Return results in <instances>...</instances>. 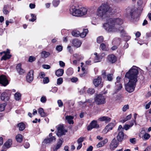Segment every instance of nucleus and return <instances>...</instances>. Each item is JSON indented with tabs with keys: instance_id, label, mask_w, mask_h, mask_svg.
<instances>
[{
	"instance_id": "774afa93",
	"label": "nucleus",
	"mask_w": 151,
	"mask_h": 151,
	"mask_svg": "<svg viewBox=\"0 0 151 151\" xmlns=\"http://www.w3.org/2000/svg\"><path fill=\"white\" fill-rule=\"evenodd\" d=\"M59 65L61 67H64L65 65V64L62 61H60L59 62Z\"/></svg>"
},
{
	"instance_id": "a19ab883",
	"label": "nucleus",
	"mask_w": 151,
	"mask_h": 151,
	"mask_svg": "<svg viewBox=\"0 0 151 151\" xmlns=\"http://www.w3.org/2000/svg\"><path fill=\"white\" fill-rule=\"evenodd\" d=\"M6 105V103H4L0 105V111H3L4 110Z\"/></svg>"
},
{
	"instance_id": "c756f323",
	"label": "nucleus",
	"mask_w": 151,
	"mask_h": 151,
	"mask_svg": "<svg viewBox=\"0 0 151 151\" xmlns=\"http://www.w3.org/2000/svg\"><path fill=\"white\" fill-rule=\"evenodd\" d=\"M50 55V53L49 52L45 51H42L41 54V56L43 58H47Z\"/></svg>"
},
{
	"instance_id": "b1692460",
	"label": "nucleus",
	"mask_w": 151,
	"mask_h": 151,
	"mask_svg": "<svg viewBox=\"0 0 151 151\" xmlns=\"http://www.w3.org/2000/svg\"><path fill=\"white\" fill-rule=\"evenodd\" d=\"M99 119L101 121H105L106 122H108L111 121V119L108 116H103L100 117Z\"/></svg>"
},
{
	"instance_id": "ea45409f",
	"label": "nucleus",
	"mask_w": 151,
	"mask_h": 151,
	"mask_svg": "<svg viewBox=\"0 0 151 151\" xmlns=\"http://www.w3.org/2000/svg\"><path fill=\"white\" fill-rule=\"evenodd\" d=\"M60 0H53L52 1V4L55 7L57 6L60 3Z\"/></svg>"
},
{
	"instance_id": "c03bdc74",
	"label": "nucleus",
	"mask_w": 151,
	"mask_h": 151,
	"mask_svg": "<svg viewBox=\"0 0 151 151\" xmlns=\"http://www.w3.org/2000/svg\"><path fill=\"white\" fill-rule=\"evenodd\" d=\"M150 137V135L147 133H145L143 136L144 139L145 140H148Z\"/></svg>"
},
{
	"instance_id": "dca6fc26",
	"label": "nucleus",
	"mask_w": 151,
	"mask_h": 151,
	"mask_svg": "<svg viewBox=\"0 0 151 151\" xmlns=\"http://www.w3.org/2000/svg\"><path fill=\"white\" fill-rule=\"evenodd\" d=\"M72 43L74 46L77 47H80L82 44L81 42L78 39L73 40L72 41Z\"/></svg>"
},
{
	"instance_id": "ddd939ff",
	"label": "nucleus",
	"mask_w": 151,
	"mask_h": 151,
	"mask_svg": "<svg viewBox=\"0 0 151 151\" xmlns=\"http://www.w3.org/2000/svg\"><path fill=\"white\" fill-rule=\"evenodd\" d=\"M101 77H98L96 79L94 80L93 83L95 87H97L99 85L101 87H102L103 84L101 83Z\"/></svg>"
},
{
	"instance_id": "052dcab7",
	"label": "nucleus",
	"mask_w": 151,
	"mask_h": 151,
	"mask_svg": "<svg viewBox=\"0 0 151 151\" xmlns=\"http://www.w3.org/2000/svg\"><path fill=\"white\" fill-rule=\"evenodd\" d=\"M131 127L130 125L128 124H125L124 125V129H125V130H127L129 129V128Z\"/></svg>"
},
{
	"instance_id": "bb28decb",
	"label": "nucleus",
	"mask_w": 151,
	"mask_h": 151,
	"mask_svg": "<svg viewBox=\"0 0 151 151\" xmlns=\"http://www.w3.org/2000/svg\"><path fill=\"white\" fill-rule=\"evenodd\" d=\"M94 55H95L94 62H100L102 58V57L100 55H98L97 53H95Z\"/></svg>"
},
{
	"instance_id": "8fccbe9b",
	"label": "nucleus",
	"mask_w": 151,
	"mask_h": 151,
	"mask_svg": "<svg viewBox=\"0 0 151 151\" xmlns=\"http://www.w3.org/2000/svg\"><path fill=\"white\" fill-rule=\"evenodd\" d=\"M119 31H120V33L122 36H124L125 35V32L123 29L122 27V29H119V30L118 32H119Z\"/></svg>"
},
{
	"instance_id": "aec40b11",
	"label": "nucleus",
	"mask_w": 151,
	"mask_h": 151,
	"mask_svg": "<svg viewBox=\"0 0 151 151\" xmlns=\"http://www.w3.org/2000/svg\"><path fill=\"white\" fill-rule=\"evenodd\" d=\"M16 69L17 71L20 74H22L24 73V70L21 68V64H18L16 66Z\"/></svg>"
},
{
	"instance_id": "cd10ccee",
	"label": "nucleus",
	"mask_w": 151,
	"mask_h": 151,
	"mask_svg": "<svg viewBox=\"0 0 151 151\" xmlns=\"http://www.w3.org/2000/svg\"><path fill=\"white\" fill-rule=\"evenodd\" d=\"M17 126L19 127V129L20 131H22L25 128V125L23 122H20L17 124Z\"/></svg>"
},
{
	"instance_id": "69168bd1",
	"label": "nucleus",
	"mask_w": 151,
	"mask_h": 151,
	"mask_svg": "<svg viewBox=\"0 0 151 151\" xmlns=\"http://www.w3.org/2000/svg\"><path fill=\"white\" fill-rule=\"evenodd\" d=\"M71 81L73 82H75L78 81V79L76 77H73L71 79Z\"/></svg>"
},
{
	"instance_id": "0e129e2a",
	"label": "nucleus",
	"mask_w": 151,
	"mask_h": 151,
	"mask_svg": "<svg viewBox=\"0 0 151 151\" xmlns=\"http://www.w3.org/2000/svg\"><path fill=\"white\" fill-rule=\"evenodd\" d=\"M129 141L131 143L133 144H135L136 143V139L135 138L130 139Z\"/></svg>"
},
{
	"instance_id": "2eb2a0df",
	"label": "nucleus",
	"mask_w": 151,
	"mask_h": 151,
	"mask_svg": "<svg viewBox=\"0 0 151 151\" xmlns=\"http://www.w3.org/2000/svg\"><path fill=\"white\" fill-rule=\"evenodd\" d=\"M118 143L117 142L116 139L115 138L112 141L110 145V148L111 150H114L118 146Z\"/></svg>"
},
{
	"instance_id": "5fc2aeb1",
	"label": "nucleus",
	"mask_w": 151,
	"mask_h": 151,
	"mask_svg": "<svg viewBox=\"0 0 151 151\" xmlns=\"http://www.w3.org/2000/svg\"><path fill=\"white\" fill-rule=\"evenodd\" d=\"M84 138L83 137H81L78 138L77 140L78 143H82L84 140Z\"/></svg>"
},
{
	"instance_id": "c85d7f7f",
	"label": "nucleus",
	"mask_w": 151,
	"mask_h": 151,
	"mask_svg": "<svg viewBox=\"0 0 151 151\" xmlns=\"http://www.w3.org/2000/svg\"><path fill=\"white\" fill-rule=\"evenodd\" d=\"M38 112L42 117H44L47 116V114L44 112V110L42 108L39 109Z\"/></svg>"
},
{
	"instance_id": "6e6d98bb",
	"label": "nucleus",
	"mask_w": 151,
	"mask_h": 151,
	"mask_svg": "<svg viewBox=\"0 0 151 151\" xmlns=\"http://www.w3.org/2000/svg\"><path fill=\"white\" fill-rule=\"evenodd\" d=\"M56 50L59 52L61 51L63 49V47L61 45L57 46L56 47Z\"/></svg>"
},
{
	"instance_id": "2f4dec72",
	"label": "nucleus",
	"mask_w": 151,
	"mask_h": 151,
	"mask_svg": "<svg viewBox=\"0 0 151 151\" xmlns=\"http://www.w3.org/2000/svg\"><path fill=\"white\" fill-rule=\"evenodd\" d=\"M12 144V140L11 139H9L4 144V146L6 148H9L10 147Z\"/></svg>"
},
{
	"instance_id": "1a4fd4ad",
	"label": "nucleus",
	"mask_w": 151,
	"mask_h": 151,
	"mask_svg": "<svg viewBox=\"0 0 151 151\" xmlns=\"http://www.w3.org/2000/svg\"><path fill=\"white\" fill-rule=\"evenodd\" d=\"M117 60L116 57L113 54L108 55L107 57V61L111 63H114Z\"/></svg>"
},
{
	"instance_id": "f704fd0d",
	"label": "nucleus",
	"mask_w": 151,
	"mask_h": 151,
	"mask_svg": "<svg viewBox=\"0 0 151 151\" xmlns=\"http://www.w3.org/2000/svg\"><path fill=\"white\" fill-rule=\"evenodd\" d=\"M22 136L21 134H18L16 136V139L18 142H21L22 141Z\"/></svg>"
},
{
	"instance_id": "3c124183",
	"label": "nucleus",
	"mask_w": 151,
	"mask_h": 151,
	"mask_svg": "<svg viewBox=\"0 0 151 151\" xmlns=\"http://www.w3.org/2000/svg\"><path fill=\"white\" fill-rule=\"evenodd\" d=\"M43 83L44 84L47 83L49 82V78L48 77H45L43 79Z\"/></svg>"
},
{
	"instance_id": "6e6552de",
	"label": "nucleus",
	"mask_w": 151,
	"mask_h": 151,
	"mask_svg": "<svg viewBox=\"0 0 151 151\" xmlns=\"http://www.w3.org/2000/svg\"><path fill=\"white\" fill-rule=\"evenodd\" d=\"M114 126V125L113 123H111L108 124L103 130L102 132L103 133L106 134L109 131L112 130Z\"/></svg>"
},
{
	"instance_id": "7ed1b4c3",
	"label": "nucleus",
	"mask_w": 151,
	"mask_h": 151,
	"mask_svg": "<svg viewBox=\"0 0 151 151\" xmlns=\"http://www.w3.org/2000/svg\"><path fill=\"white\" fill-rule=\"evenodd\" d=\"M113 9L106 3L102 4L97 9V15L102 19L107 17L112 12Z\"/></svg>"
},
{
	"instance_id": "7c9ffc66",
	"label": "nucleus",
	"mask_w": 151,
	"mask_h": 151,
	"mask_svg": "<svg viewBox=\"0 0 151 151\" xmlns=\"http://www.w3.org/2000/svg\"><path fill=\"white\" fill-rule=\"evenodd\" d=\"M80 13L81 16H83L86 14L87 13V10L85 8H80Z\"/></svg>"
},
{
	"instance_id": "5701e85b",
	"label": "nucleus",
	"mask_w": 151,
	"mask_h": 151,
	"mask_svg": "<svg viewBox=\"0 0 151 151\" xmlns=\"http://www.w3.org/2000/svg\"><path fill=\"white\" fill-rule=\"evenodd\" d=\"M74 117L71 116H67L65 117V119L70 124H73L74 122L73 119Z\"/></svg>"
},
{
	"instance_id": "393cba45",
	"label": "nucleus",
	"mask_w": 151,
	"mask_h": 151,
	"mask_svg": "<svg viewBox=\"0 0 151 151\" xmlns=\"http://www.w3.org/2000/svg\"><path fill=\"white\" fill-rule=\"evenodd\" d=\"M64 73V70L62 69H59L57 70L55 72V74L58 77L62 76Z\"/></svg>"
},
{
	"instance_id": "e433bc0d",
	"label": "nucleus",
	"mask_w": 151,
	"mask_h": 151,
	"mask_svg": "<svg viewBox=\"0 0 151 151\" xmlns=\"http://www.w3.org/2000/svg\"><path fill=\"white\" fill-rule=\"evenodd\" d=\"M73 36L78 37L80 36V32L79 31L76 30L73 31L71 33Z\"/></svg>"
},
{
	"instance_id": "4d7b16f0",
	"label": "nucleus",
	"mask_w": 151,
	"mask_h": 151,
	"mask_svg": "<svg viewBox=\"0 0 151 151\" xmlns=\"http://www.w3.org/2000/svg\"><path fill=\"white\" fill-rule=\"evenodd\" d=\"M73 56L76 58L78 59V60H80L81 59L80 55L78 54H75Z\"/></svg>"
},
{
	"instance_id": "a878e982",
	"label": "nucleus",
	"mask_w": 151,
	"mask_h": 151,
	"mask_svg": "<svg viewBox=\"0 0 151 151\" xmlns=\"http://www.w3.org/2000/svg\"><path fill=\"white\" fill-rule=\"evenodd\" d=\"M63 139L62 138L60 139L59 141H58L57 145L55 148H53V150L54 151H56L61 146L63 142Z\"/></svg>"
},
{
	"instance_id": "f3484780",
	"label": "nucleus",
	"mask_w": 151,
	"mask_h": 151,
	"mask_svg": "<svg viewBox=\"0 0 151 151\" xmlns=\"http://www.w3.org/2000/svg\"><path fill=\"white\" fill-rule=\"evenodd\" d=\"M9 95L6 92L2 93L1 96V100L4 101H7L9 98Z\"/></svg>"
},
{
	"instance_id": "680f3d73",
	"label": "nucleus",
	"mask_w": 151,
	"mask_h": 151,
	"mask_svg": "<svg viewBox=\"0 0 151 151\" xmlns=\"http://www.w3.org/2000/svg\"><path fill=\"white\" fill-rule=\"evenodd\" d=\"M42 67L45 69H49L50 68V66L49 65H42Z\"/></svg>"
},
{
	"instance_id": "423d86ee",
	"label": "nucleus",
	"mask_w": 151,
	"mask_h": 151,
	"mask_svg": "<svg viewBox=\"0 0 151 151\" xmlns=\"http://www.w3.org/2000/svg\"><path fill=\"white\" fill-rule=\"evenodd\" d=\"M80 9H76L75 6H73L70 8V13L73 16L76 17H80Z\"/></svg>"
},
{
	"instance_id": "49530a36",
	"label": "nucleus",
	"mask_w": 151,
	"mask_h": 151,
	"mask_svg": "<svg viewBox=\"0 0 151 151\" xmlns=\"http://www.w3.org/2000/svg\"><path fill=\"white\" fill-rule=\"evenodd\" d=\"M63 82V78H62L60 77L58 78L57 80V84L58 85H60L62 84Z\"/></svg>"
},
{
	"instance_id": "338daca9",
	"label": "nucleus",
	"mask_w": 151,
	"mask_h": 151,
	"mask_svg": "<svg viewBox=\"0 0 151 151\" xmlns=\"http://www.w3.org/2000/svg\"><path fill=\"white\" fill-rule=\"evenodd\" d=\"M13 22V21L12 19H10L9 21L8 20L6 21V23L7 26H8L9 23H12Z\"/></svg>"
},
{
	"instance_id": "bf43d9fd",
	"label": "nucleus",
	"mask_w": 151,
	"mask_h": 151,
	"mask_svg": "<svg viewBox=\"0 0 151 151\" xmlns=\"http://www.w3.org/2000/svg\"><path fill=\"white\" fill-rule=\"evenodd\" d=\"M58 103L59 107H62L63 106V103L60 100H59L58 101Z\"/></svg>"
},
{
	"instance_id": "412c9836",
	"label": "nucleus",
	"mask_w": 151,
	"mask_h": 151,
	"mask_svg": "<svg viewBox=\"0 0 151 151\" xmlns=\"http://www.w3.org/2000/svg\"><path fill=\"white\" fill-rule=\"evenodd\" d=\"M3 53L5 54V55L2 57L1 59V60H6V59L10 58L11 57V55L9 54H7L6 53L5 51H3L2 52H0L1 55Z\"/></svg>"
},
{
	"instance_id": "79ce46f5",
	"label": "nucleus",
	"mask_w": 151,
	"mask_h": 151,
	"mask_svg": "<svg viewBox=\"0 0 151 151\" xmlns=\"http://www.w3.org/2000/svg\"><path fill=\"white\" fill-rule=\"evenodd\" d=\"M95 91V90L93 88H89L87 90V93L91 95L93 94Z\"/></svg>"
},
{
	"instance_id": "4be33fe9",
	"label": "nucleus",
	"mask_w": 151,
	"mask_h": 151,
	"mask_svg": "<svg viewBox=\"0 0 151 151\" xmlns=\"http://www.w3.org/2000/svg\"><path fill=\"white\" fill-rule=\"evenodd\" d=\"M55 140V138L54 137L52 136V137L45 139L44 141V142L45 143L47 144L50 143Z\"/></svg>"
},
{
	"instance_id": "f03ea898",
	"label": "nucleus",
	"mask_w": 151,
	"mask_h": 151,
	"mask_svg": "<svg viewBox=\"0 0 151 151\" xmlns=\"http://www.w3.org/2000/svg\"><path fill=\"white\" fill-rule=\"evenodd\" d=\"M106 20V22L104 24L103 26L105 30L108 32H118L119 29L122 28L121 26L123 22L122 19L119 18H108Z\"/></svg>"
},
{
	"instance_id": "473e14b6",
	"label": "nucleus",
	"mask_w": 151,
	"mask_h": 151,
	"mask_svg": "<svg viewBox=\"0 0 151 151\" xmlns=\"http://www.w3.org/2000/svg\"><path fill=\"white\" fill-rule=\"evenodd\" d=\"M21 94L18 92L16 93L14 96V99L17 101H19L21 99Z\"/></svg>"
},
{
	"instance_id": "20e7f679",
	"label": "nucleus",
	"mask_w": 151,
	"mask_h": 151,
	"mask_svg": "<svg viewBox=\"0 0 151 151\" xmlns=\"http://www.w3.org/2000/svg\"><path fill=\"white\" fill-rule=\"evenodd\" d=\"M137 11L136 8L127 9L126 13L124 14L125 17L130 20H132L138 16Z\"/></svg>"
},
{
	"instance_id": "e2e57ef3",
	"label": "nucleus",
	"mask_w": 151,
	"mask_h": 151,
	"mask_svg": "<svg viewBox=\"0 0 151 151\" xmlns=\"http://www.w3.org/2000/svg\"><path fill=\"white\" fill-rule=\"evenodd\" d=\"M24 147L26 148H28L29 147V144L28 142H26L24 144Z\"/></svg>"
},
{
	"instance_id": "603ef678",
	"label": "nucleus",
	"mask_w": 151,
	"mask_h": 151,
	"mask_svg": "<svg viewBox=\"0 0 151 151\" xmlns=\"http://www.w3.org/2000/svg\"><path fill=\"white\" fill-rule=\"evenodd\" d=\"M113 75L112 74H110L107 75V79L109 81H111L113 79Z\"/></svg>"
},
{
	"instance_id": "f8f14e48",
	"label": "nucleus",
	"mask_w": 151,
	"mask_h": 151,
	"mask_svg": "<svg viewBox=\"0 0 151 151\" xmlns=\"http://www.w3.org/2000/svg\"><path fill=\"white\" fill-rule=\"evenodd\" d=\"M116 81L115 82L116 87V92H117L122 88V84L119 83L121 80V78L119 76L117 77L116 78Z\"/></svg>"
},
{
	"instance_id": "c9c22d12",
	"label": "nucleus",
	"mask_w": 151,
	"mask_h": 151,
	"mask_svg": "<svg viewBox=\"0 0 151 151\" xmlns=\"http://www.w3.org/2000/svg\"><path fill=\"white\" fill-rule=\"evenodd\" d=\"M9 6L8 5H4L3 9V12L4 14H6L9 13V12L7 10Z\"/></svg>"
},
{
	"instance_id": "4468645a",
	"label": "nucleus",
	"mask_w": 151,
	"mask_h": 151,
	"mask_svg": "<svg viewBox=\"0 0 151 151\" xmlns=\"http://www.w3.org/2000/svg\"><path fill=\"white\" fill-rule=\"evenodd\" d=\"M33 79V71L30 70L27 76V80L28 82H32Z\"/></svg>"
},
{
	"instance_id": "58836bf2",
	"label": "nucleus",
	"mask_w": 151,
	"mask_h": 151,
	"mask_svg": "<svg viewBox=\"0 0 151 151\" xmlns=\"http://www.w3.org/2000/svg\"><path fill=\"white\" fill-rule=\"evenodd\" d=\"M132 115L131 114H130L128 115V116H127L124 119L122 120L121 122L122 123H124L125 122H126V121L129 120L132 118Z\"/></svg>"
},
{
	"instance_id": "864d4df0",
	"label": "nucleus",
	"mask_w": 151,
	"mask_h": 151,
	"mask_svg": "<svg viewBox=\"0 0 151 151\" xmlns=\"http://www.w3.org/2000/svg\"><path fill=\"white\" fill-rule=\"evenodd\" d=\"M35 58L34 57L32 56H30L29 59V61L30 62H32L34 61L35 60Z\"/></svg>"
},
{
	"instance_id": "37998d69",
	"label": "nucleus",
	"mask_w": 151,
	"mask_h": 151,
	"mask_svg": "<svg viewBox=\"0 0 151 151\" xmlns=\"http://www.w3.org/2000/svg\"><path fill=\"white\" fill-rule=\"evenodd\" d=\"M100 48L103 50H106V45L103 43L100 45Z\"/></svg>"
},
{
	"instance_id": "39448f33",
	"label": "nucleus",
	"mask_w": 151,
	"mask_h": 151,
	"mask_svg": "<svg viewBox=\"0 0 151 151\" xmlns=\"http://www.w3.org/2000/svg\"><path fill=\"white\" fill-rule=\"evenodd\" d=\"M105 96L102 94L97 95L94 99V101L96 104L97 105H101L106 103Z\"/></svg>"
},
{
	"instance_id": "9b49d317",
	"label": "nucleus",
	"mask_w": 151,
	"mask_h": 151,
	"mask_svg": "<svg viewBox=\"0 0 151 151\" xmlns=\"http://www.w3.org/2000/svg\"><path fill=\"white\" fill-rule=\"evenodd\" d=\"M8 83V81L5 76L1 75L0 76V83L4 86H6Z\"/></svg>"
},
{
	"instance_id": "9d476101",
	"label": "nucleus",
	"mask_w": 151,
	"mask_h": 151,
	"mask_svg": "<svg viewBox=\"0 0 151 151\" xmlns=\"http://www.w3.org/2000/svg\"><path fill=\"white\" fill-rule=\"evenodd\" d=\"M99 127V125L97 124L96 121L93 120L92 121L90 124L87 127V130L88 131L91 130L92 129L97 128Z\"/></svg>"
},
{
	"instance_id": "0eeeda50",
	"label": "nucleus",
	"mask_w": 151,
	"mask_h": 151,
	"mask_svg": "<svg viewBox=\"0 0 151 151\" xmlns=\"http://www.w3.org/2000/svg\"><path fill=\"white\" fill-rule=\"evenodd\" d=\"M58 132L56 134L58 137H61L63 135H65V133L67 132L66 130L64 129L63 125H59L57 128Z\"/></svg>"
},
{
	"instance_id": "de8ad7c7",
	"label": "nucleus",
	"mask_w": 151,
	"mask_h": 151,
	"mask_svg": "<svg viewBox=\"0 0 151 151\" xmlns=\"http://www.w3.org/2000/svg\"><path fill=\"white\" fill-rule=\"evenodd\" d=\"M129 109V106L128 104L124 105L123 107L122 110L123 112L126 111L127 110Z\"/></svg>"
},
{
	"instance_id": "09e8293b",
	"label": "nucleus",
	"mask_w": 151,
	"mask_h": 151,
	"mask_svg": "<svg viewBox=\"0 0 151 151\" xmlns=\"http://www.w3.org/2000/svg\"><path fill=\"white\" fill-rule=\"evenodd\" d=\"M45 76V74L43 72H41L39 73L38 77L40 78H44Z\"/></svg>"
},
{
	"instance_id": "6ab92c4d",
	"label": "nucleus",
	"mask_w": 151,
	"mask_h": 151,
	"mask_svg": "<svg viewBox=\"0 0 151 151\" xmlns=\"http://www.w3.org/2000/svg\"><path fill=\"white\" fill-rule=\"evenodd\" d=\"M108 139L106 138L105 139L99 142L96 145V147L97 148H99L102 147L104 146L105 144H106L108 142Z\"/></svg>"
},
{
	"instance_id": "f257e3e1",
	"label": "nucleus",
	"mask_w": 151,
	"mask_h": 151,
	"mask_svg": "<svg viewBox=\"0 0 151 151\" xmlns=\"http://www.w3.org/2000/svg\"><path fill=\"white\" fill-rule=\"evenodd\" d=\"M137 68V67L133 66L125 75V77L129 79L128 82L125 85V88L129 93L133 92L135 88L139 73Z\"/></svg>"
},
{
	"instance_id": "a211bd4d",
	"label": "nucleus",
	"mask_w": 151,
	"mask_h": 151,
	"mask_svg": "<svg viewBox=\"0 0 151 151\" xmlns=\"http://www.w3.org/2000/svg\"><path fill=\"white\" fill-rule=\"evenodd\" d=\"M124 137V134L122 132H119L116 137L118 141L121 142L122 141Z\"/></svg>"
},
{
	"instance_id": "4c0bfd02",
	"label": "nucleus",
	"mask_w": 151,
	"mask_h": 151,
	"mask_svg": "<svg viewBox=\"0 0 151 151\" xmlns=\"http://www.w3.org/2000/svg\"><path fill=\"white\" fill-rule=\"evenodd\" d=\"M73 73V69L71 68H68L66 71V73L69 76L72 75Z\"/></svg>"
},
{
	"instance_id": "72a5a7b5",
	"label": "nucleus",
	"mask_w": 151,
	"mask_h": 151,
	"mask_svg": "<svg viewBox=\"0 0 151 151\" xmlns=\"http://www.w3.org/2000/svg\"><path fill=\"white\" fill-rule=\"evenodd\" d=\"M88 32V30L87 29H83L82 33L81 34L80 33V36L81 37H84L86 36Z\"/></svg>"
},
{
	"instance_id": "13d9d810",
	"label": "nucleus",
	"mask_w": 151,
	"mask_h": 151,
	"mask_svg": "<svg viewBox=\"0 0 151 151\" xmlns=\"http://www.w3.org/2000/svg\"><path fill=\"white\" fill-rule=\"evenodd\" d=\"M41 101L43 103H45L46 101V99L45 97L42 96V97L40 99Z\"/></svg>"
},
{
	"instance_id": "a18cd8bd",
	"label": "nucleus",
	"mask_w": 151,
	"mask_h": 151,
	"mask_svg": "<svg viewBox=\"0 0 151 151\" xmlns=\"http://www.w3.org/2000/svg\"><path fill=\"white\" fill-rule=\"evenodd\" d=\"M104 40L103 37L102 36H100L98 37L97 39V43H100L102 42Z\"/></svg>"
}]
</instances>
